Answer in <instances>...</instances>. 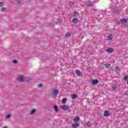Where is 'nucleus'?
Returning <instances> with one entry per match:
<instances>
[{"mask_svg": "<svg viewBox=\"0 0 128 128\" xmlns=\"http://www.w3.org/2000/svg\"><path fill=\"white\" fill-rule=\"evenodd\" d=\"M59 108L63 110H70V106L67 105H60Z\"/></svg>", "mask_w": 128, "mask_h": 128, "instance_id": "nucleus-1", "label": "nucleus"}, {"mask_svg": "<svg viewBox=\"0 0 128 128\" xmlns=\"http://www.w3.org/2000/svg\"><path fill=\"white\" fill-rule=\"evenodd\" d=\"M58 92H59L58 90V89H54L52 90V94H53V96H54L57 97L58 96Z\"/></svg>", "mask_w": 128, "mask_h": 128, "instance_id": "nucleus-2", "label": "nucleus"}, {"mask_svg": "<svg viewBox=\"0 0 128 128\" xmlns=\"http://www.w3.org/2000/svg\"><path fill=\"white\" fill-rule=\"evenodd\" d=\"M104 116H110V111L105 110L104 114Z\"/></svg>", "mask_w": 128, "mask_h": 128, "instance_id": "nucleus-3", "label": "nucleus"}, {"mask_svg": "<svg viewBox=\"0 0 128 128\" xmlns=\"http://www.w3.org/2000/svg\"><path fill=\"white\" fill-rule=\"evenodd\" d=\"M80 126V124L76 122L72 124V128H77Z\"/></svg>", "mask_w": 128, "mask_h": 128, "instance_id": "nucleus-4", "label": "nucleus"}, {"mask_svg": "<svg viewBox=\"0 0 128 128\" xmlns=\"http://www.w3.org/2000/svg\"><path fill=\"white\" fill-rule=\"evenodd\" d=\"M98 82H100L98 80L94 79L92 80V84L94 86L96 84H98Z\"/></svg>", "mask_w": 128, "mask_h": 128, "instance_id": "nucleus-5", "label": "nucleus"}, {"mask_svg": "<svg viewBox=\"0 0 128 128\" xmlns=\"http://www.w3.org/2000/svg\"><path fill=\"white\" fill-rule=\"evenodd\" d=\"M24 76H20L18 78V82H24Z\"/></svg>", "mask_w": 128, "mask_h": 128, "instance_id": "nucleus-6", "label": "nucleus"}, {"mask_svg": "<svg viewBox=\"0 0 128 128\" xmlns=\"http://www.w3.org/2000/svg\"><path fill=\"white\" fill-rule=\"evenodd\" d=\"M106 52H110V53L114 52V48H108L106 50Z\"/></svg>", "mask_w": 128, "mask_h": 128, "instance_id": "nucleus-7", "label": "nucleus"}, {"mask_svg": "<svg viewBox=\"0 0 128 128\" xmlns=\"http://www.w3.org/2000/svg\"><path fill=\"white\" fill-rule=\"evenodd\" d=\"M112 38H113L112 34L107 36L108 40H112Z\"/></svg>", "mask_w": 128, "mask_h": 128, "instance_id": "nucleus-8", "label": "nucleus"}, {"mask_svg": "<svg viewBox=\"0 0 128 128\" xmlns=\"http://www.w3.org/2000/svg\"><path fill=\"white\" fill-rule=\"evenodd\" d=\"M72 22H74V24H77V22H78V18H74L72 20Z\"/></svg>", "mask_w": 128, "mask_h": 128, "instance_id": "nucleus-9", "label": "nucleus"}, {"mask_svg": "<svg viewBox=\"0 0 128 128\" xmlns=\"http://www.w3.org/2000/svg\"><path fill=\"white\" fill-rule=\"evenodd\" d=\"M120 72V67L118 66H116V69H115V72H116V74H118Z\"/></svg>", "mask_w": 128, "mask_h": 128, "instance_id": "nucleus-10", "label": "nucleus"}, {"mask_svg": "<svg viewBox=\"0 0 128 128\" xmlns=\"http://www.w3.org/2000/svg\"><path fill=\"white\" fill-rule=\"evenodd\" d=\"M72 98V100H76V98H78V94H73L71 96Z\"/></svg>", "mask_w": 128, "mask_h": 128, "instance_id": "nucleus-11", "label": "nucleus"}, {"mask_svg": "<svg viewBox=\"0 0 128 128\" xmlns=\"http://www.w3.org/2000/svg\"><path fill=\"white\" fill-rule=\"evenodd\" d=\"M120 22L124 23L128 22V19L122 18L120 20Z\"/></svg>", "mask_w": 128, "mask_h": 128, "instance_id": "nucleus-12", "label": "nucleus"}, {"mask_svg": "<svg viewBox=\"0 0 128 128\" xmlns=\"http://www.w3.org/2000/svg\"><path fill=\"white\" fill-rule=\"evenodd\" d=\"M76 74L77 76H80V74H82V72H80V70H77L76 72Z\"/></svg>", "mask_w": 128, "mask_h": 128, "instance_id": "nucleus-13", "label": "nucleus"}, {"mask_svg": "<svg viewBox=\"0 0 128 128\" xmlns=\"http://www.w3.org/2000/svg\"><path fill=\"white\" fill-rule=\"evenodd\" d=\"M70 36H71L70 33L67 32L65 35V38H70Z\"/></svg>", "mask_w": 128, "mask_h": 128, "instance_id": "nucleus-14", "label": "nucleus"}, {"mask_svg": "<svg viewBox=\"0 0 128 128\" xmlns=\"http://www.w3.org/2000/svg\"><path fill=\"white\" fill-rule=\"evenodd\" d=\"M36 112V110L34 108L31 110L30 111V114H34V112Z\"/></svg>", "mask_w": 128, "mask_h": 128, "instance_id": "nucleus-15", "label": "nucleus"}, {"mask_svg": "<svg viewBox=\"0 0 128 128\" xmlns=\"http://www.w3.org/2000/svg\"><path fill=\"white\" fill-rule=\"evenodd\" d=\"M92 4H92V2H88L86 4V6H92Z\"/></svg>", "mask_w": 128, "mask_h": 128, "instance_id": "nucleus-16", "label": "nucleus"}, {"mask_svg": "<svg viewBox=\"0 0 128 128\" xmlns=\"http://www.w3.org/2000/svg\"><path fill=\"white\" fill-rule=\"evenodd\" d=\"M78 120H80V117H76L74 118V122H78Z\"/></svg>", "mask_w": 128, "mask_h": 128, "instance_id": "nucleus-17", "label": "nucleus"}, {"mask_svg": "<svg viewBox=\"0 0 128 128\" xmlns=\"http://www.w3.org/2000/svg\"><path fill=\"white\" fill-rule=\"evenodd\" d=\"M66 100H68V98H64L62 100V104H66Z\"/></svg>", "mask_w": 128, "mask_h": 128, "instance_id": "nucleus-18", "label": "nucleus"}, {"mask_svg": "<svg viewBox=\"0 0 128 128\" xmlns=\"http://www.w3.org/2000/svg\"><path fill=\"white\" fill-rule=\"evenodd\" d=\"M54 110L55 112H58V107L57 106H54Z\"/></svg>", "mask_w": 128, "mask_h": 128, "instance_id": "nucleus-19", "label": "nucleus"}, {"mask_svg": "<svg viewBox=\"0 0 128 128\" xmlns=\"http://www.w3.org/2000/svg\"><path fill=\"white\" fill-rule=\"evenodd\" d=\"M105 66V68H110V64H104Z\"/></svg>", "mask_w": 128, "mask_h": 128, "instance_id": "nucleus-20", "label": "nucleus"}, {"mask_svg": "<svg viewBox=\"0 0 128 128\" xmlns=\"http://www.w3.org/2000/svg\"><path fill=\"white\" fill-rule=\"evenodd\" d=\"M90 124H91L90 122V121L88 122H87L86 124V126H90Z\"/></svg>", "mask_w": 128, "mask_h": 128, "instance_id": "nucleus-21", "label": "nucleus"}, {"mask_svg": "<svg viewBox=\"0 0 128 128\" xmlns=\"http://www.w3.org/2000/svg\"><path fill=\"white\" fill-rule=\"evenodd\" d=\"M128 75H126L124 77V80H128Z\"/></svg>", "mask_w": 128, "mask_h": 128, "instance_id": "nucleus-22", "label": "nucleus"}, {"mask_svg": "<svg viewBox=\"0 0 128 128\" xmlns=\"http://www.w3.org/2000/svg\"><path fill=\"white\" fill-rule=\"evenodd\" d=\"M4 2H0V8H2V6H4Z\"/></svg>", "mask_w": 128, "mask_h": 128, "instance_id": "nucleus-23", "label": "nucleus"}, {"mask_svg": "<svg viewBox=\"0 0 128 128\" xmlns=\"http://www.w3.org/2000/svg\"><path fill=\"white\" fill-rule=\"evenodd\" d=\"M10 116H10V114H7L6 116V118H10Z\"/></svg>", "mask_w": 128, "mask_h": 128, "instance_id": "nucleus-24", "label": "nucleus"}, {"mask_svg": "<svg viewBox=\"0 0 128 128\" xmlns=\"http://www.w3.org/2000/svg\"><path fill=\"white\" fill-rule=\"evenodd\" d=\"M116 88H118V86H113L112 87V89L114 90H116Z\"/></svg>", "mask_w": 128, "mask_h": 128, "instance_id": "nucleus-25", "label": "nucleus"}, {"mask_svg": "<svg viewBox=\"0 0 128 128\" xmlns=\"http://www.w3.org/2000/svg\"><path fill=\"white\" fill-rule=\"evenodd\" d=\"M12 62L13 63V64H17L18 63V61L16 60H12Z\"/></svg>", "mask_w": 128, "mask_h": 128, "instance_id": "nucleus-26", "label": "nucleus"}, {"mask_svg": "<svg viewBox=\"0 0 128 128\" xmlns=\"http://www.w3.org/2000/svg\"><path fill=\"white\" fill-rule=\"evenodd\" d=\"M77 14H78V11H75L74 12V16H77Z\"/></svg>", "mask_w": 128, "mask_h": 128, "instance_id": "nucleus-27", "label": "nucleus"}, {"mask_svg": "<svg viewBox=\"0 0 128 128\" xmlns=\"http://www.w3.org/2000/svg\"><path fill=\"white\" fill-rule=\"evenodd\" d=\"M4 10H6V8H4V7L1 8V12H4Z\"/></svg>", "mask_w": 128, "mask_h": 128, "instance_id": "nucleus-28", "label": "nucleus"}, {"mask_svg": "<svg viewBox=\"0 0 128 128\" xmlns=\"http://www.w3.org/2000/svg\"><path fill=\"white\" fill-rule=\"evenodd\" d=\"M38 88H42V84H38Z\"/></svg>", "mask_w": 128, "mask_h": 128, "instance_id": "nucleus-29", "label": "nucleus"}, {"mask_svg": "<svg viewBox=\"0 0 128 128\" xmlns=\"http://www.w3.org/2000/svg\"><path fill=\"white\" fill-rule=\"evenodd\" d=\"M20 1H17L16 2V4H20Z\"/></svg>", "mask_w": 128, "mask_h": 128, "instance_id": "nucleus-30", "label": "nucleus"}, {"mask_svg": "<svg viewBox=\"0 0 128 128\" xmlns=\"http://www.w3.org/2000/svg\"><path fill=\"white\" fill-rule=\"evenodd\" d=\"M2 128H8V126H2Z\"/></svg>", "mask_w": 128, "mask_h": 128, "instance_id": "nucleus-31", "label": "nucleus"}, {"mask_svg": "<svg viewBox=\"0 0 128 128\" xmlns=\"http://www.w3.org/2000/svg\"><path fill=\"white\" fill-rule=\"evenodd\" d=\"M30 79L28 80V82H30Z\"/></svg>", "mask_w": 128, "mask_h": 128, "instance_id": "nucleus-32", "label": "nucleus"}, {"mask_svg": "<svg viewBox=\"0 0 128 128\" xmlns=\"http://www.w3.org/2000/svg\"><path fill=\"white\" fill-rule=\"evenodd\" d=\"M127 94H128V93H125L126 96H127Z\"/></svg>", "mask_w": 128, "mask_h": 128, "instance_id": "nucleus-33", "label": "nucleus"}]
</instances>
